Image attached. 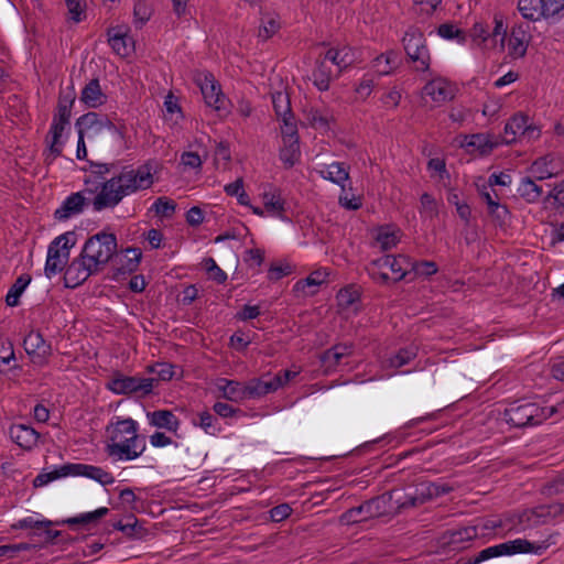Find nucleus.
<instances>
[{
  "label": "nucleus",
  "mask_w": 564,
  "mask_h": 564,
  "mask_svg": "<svg viewBox=\"0 0 564 564\" xmlns=\"http://www.w3.org/2000/svg\"><path fill=\"white\" fill-rule=\"evenodd\" d=\"M67 476H69V474H66L65 465H63L59 468L54 469L53 471L37 475L33 480V485L34 487H41L47 485L53 480Z\"/></svg>",
  "instance_id": "55"
},
{
  "label": "nucleus",
  "mask_w": 564,
  "mask_h": 564,
  "mask_svg": "<svg viewBox=\"0 0 564 564\" xmlns=\"http://www.w3.org/2000/svg\"><path fill=\"white\" fill-rule=\"evenodd\" d=\"M14 350L12 344L8 339L0 338V367L9 365L11 360H14ZM0 368V372H2Z\"/></svg>",
  "instance_id": "62"
},
{
  "label": "nucleus",
  "mask_w": 564,
  "mask_h": 564,
  "mask_svg": "<svg viewBox=\"0 0 564 564\" xmlns=\"http://www.w3.org/2000/svg\"><path fill=\"white\" fill-rule=\"evenodd\" d=\"M247 400L260 399L269 393L276 391V386L273 384L269 375L260 378H253L246 382Z\"/></svg>",
  "instance_id": "28"
},
{
  "label": "nucleus",
  "mask_w": 564,
  "mask_h": 564,
  "mask_svg": "<svg viewBox=\"0 0 564 564\" xmlns=\"http://www.w3.org/2000/svg\"><path fill=\"white\" fill-rule=\"evenodd\" d=\"M217 387L221 391L223 398L229 401L239 403L247 400L246 382L220 379Z\"/></svg>",
  "instance_id": "30"
},
{
  "label": "nucleus",
  "mask_w": 564,
  "mask_h": 564,
  "mask_svg": "<svg viewBox=\"0 0 564 564\" xmlns=\"http://www.w3.org/2000/svg\"><path fill=\"white\" fill-rule=\"evenodd\" d=\"M53 525L51 520H37L33 517H26L20 519L18 522L13 523L11 528L13 530H25V529H36L42 530V528H48Z\"/></svg>",
  "instance_id": "54"
},
{
  "label": "nucleus",
  "mask_w": 564,
  "mask_h": 564,
  "mask_svg": "<svg viewBox=\"0 0 564 564\" xmlns=\"http://www.w3.org/2000/svg\"><path fill=\"white\" fill-rule=\"evenodd\" d=\"M562 514H564V503L542 505L524 511L520 517V522H527L530 527H538L550 523Z\"/></svg>",
  "instance_id": "15"
},
{
  "label": "nucleus",
  "mask_w": 564,
  "mask_h": 564,
  "mask_svg": "<svg viewBox=\"0 0 564 564\" xmlns=\"http://www.w3.org/2000/svg\"><path fill=\"white\" fill-rule=\"evenodd\" d=\"M453 490L447 484H435L423 481L406 490H393L390 499L395 505L399 512L421 507L422 505L433 500L434 498L449 494Z\"/></svg>",
  "instance_id": "4"
},
{
  "label": "nucleus",
  "mask_w": 564,
  "mask_h": 564,
  "mask_svg": "<svg viewBox=\"0 0 564 564\" xmlns=\"http://www.w3.org/2000/svg\"><path fill=\"white\" fill-rule=\"evenodd\" d=\"M110 123L111 121L106 115H99L97 112L90 111L80 116L76 120L75 127L77 130H82L84 133L86 131H91L94 134H99L107 132Z\"/></svg>",
  "instance_id": "22"
},
{
  "label": "nucleus",
  "mask_w": 564,
  "mask_h": 564,
  "mask_svg": "<svg viewBox=\"0 0 564 564\" xmlns=\"http://www.w3.org/2000/svg\"><path fill=\"white\" fill-rule=\"evenodd\" d=\"M313 84L321 91H326L329 88L333 78V68L330 63L325 58L316 61L315 68L312 73Z\"/></svg>",
  "instance_id": "29"
},
{
  "label": "nucleus",
  "mask_w": 564,
  "mask_h": 564,
  "mask_svg": "<svg viewBox=\"0 0 564 564\" xmlns=\"http://www.w3.org/2000/svg\"><path fill=\"white\" fill-rule=\"evenodd\" d=\"M105 451L115 460H133L145 451V441L138 434V423L131 417L115 416L106 426Z\"/></svg>",
  "instance_id": "2"
},
{
  "label": "nucleus",
  "mask_w": 564,
  "mask_h": 564,
  "mask_svg": "<svg viewBox=\"0 0 564 564\" xmlns=\"http://www.w3.org/2000/svg\"><path fill=\"white\" fill-rule=\"evenodd\" d=\"M375 239L381 251H388L399 243L400 237L398 230L384 226L377 230Z\"/></svg>",
  "instance_id": "40"
},
{
  "label": "nucleus",
  "mask_w": 564,
  "mask_h": 564,
  "mask_svg": "<svg viewBox=\"0 0 564 564\" xmlns=\"http://www.w3.org/2000/svg\"><path fill=\"white\" fill-rule=\"evenodd\" d=\"M283 147L280 149V160L286 169H291L301 156L299 140H282Z\"/></svg>",
  "instance_id": "41"
},
{
  "label": "nucleus",
  "mask_w": 564,
  "mask_h": 564,
  "mask_svg": "<svg viewBox=\"0 0 564 564\" xmlns=\"http://www.w3.org/2000/svg\"><path fill=\"white\" fill-rule=\"evenodd\" d=\"M280 120L283 122L281 127L282 140H299L297 127L294 120V116H290Z\"/></svg>",
  "instance_id": "60"
},
{
  "label": "nucleus",
  "mask_w": 564,
  "mask_h": 564,
  "mask_svg": "<svg viewBox=\"0 0 564 564\" xmlns=\"http://www.w3.org/2000/svg\"><path fill=\"white\" fill-rule=\"evenodd\" d=\"M151 15H152V10L145 1L138 0L134 3L133 17H134L135 23H139L140 26L145 24L150 20Z\"/></svg>",
  "instance_id": "57"
},
{
  "label": "nucleus",
  "mask_w": 564,
  "mask_h": 564,
  "mask_svg": "<svg viewBox=\"0 0 564 564\" xmlns=\"http://www.w3.org/2000/svg\"><path fill=\"white\" fill-rule=\"evenodd\" d=\"M478 532L476 527H465L449 532L447 540L448 544L457 545L477 538Z\"/></svg>",
  "instance_id": "49"
},
{
  "label": "nucleus",
  "mask_w": 564,
  "mask_h": 564,
  "mask_svg": "<svg viewBox=\"0 0 564 564\" xmlns=\"http://www.w3.org/2000/svg\"><path fill=\"white\" fill-rule=\"evenodd\" d=\"M31 275L26 273L21 274L20 276L17 278V280L11 285L6 296V303L8 306L14 307L19 305L20 296L23 294L24 290L31 283Z\"/></svg>",
  "instance_id": "38"
},
{
  "label": "nucleus",
  "mask_w": 564,
  "mask_h": 564,
  "mask_svg": "<svg viewBox=\"0 0 564 564\" xmlns=\"http://www.w3.org/2000/svg\"><path fill=\"white\" fill-rule=\"evenodd\" d=\"M558 532H552L540 542H530L525 539H516L481 550L476 555L468 557L463 564H479L494 557L513 555L518 553H533L542 555L551 545L556 543Z\"/></svg>",
  "instance_id": "3"
},
{
  "label": "nucleus",
  "mask_w": 564,
  "mask_h": 564,
  "mask_svg": "<svg viewBox=\"0 0 564 564\" xmlns=\"http://www.w3.org/2000/svg\"><path fill=\"white\" fill-rule=\"evenodd\" d=\"M410 263L409 273L414 272V274L419 276H431L438 271V267L434 261H416L410 257Z\"/></svg>",
  "instance_id": "48"
},
{
  "label": "nucleus",
  "mask_w": 564,
  "mask_h": 564,
  "mask_svg": "<svg viewBox=\"0 0 564 564\" xmlns=\"http://www.w3.org/2000/svg\"><path fill=\"white\" fill-rule=\"evenodd\" d=\"M352 343H339L325 350L321 356V362L326 371L335 369L341 364V360L352 355Z\"/></svg>",
  "instance_id": "23"
},
{
  "label": "nucleus",
  "mask_w": 564,
  "mask_h": 564,
  "mask_svg": "<svg viewBox=\"0 0 564 564\" xmlns=\"http://www.w3.org/2000/svg\"><path fill=\"white\" fill-rule=\"evenodd\" d=\"M66 474L69 476H83L98 481L102 486L112 485L115 477L111 473L102 469L101 467L87 465V464H65Z\"/></svg>",
  "instance_id": "17"
},
{
  "label": "nucleus",
  "mask_w": 564,
  "mask_h": 564,
  "mask_svg": "<svg viewBox=\"0 0 564 564\" xmlns=\"http://www.w3.org/2000/svg\"><path fill=\"white\" fill-rule=\"evenodd\" d=\"M108 43L113 50V52L121 56H129L133 48V41L130 36H128L127 30L122 26H113L108 29Z\"/></svg>",
  "instance_id": "21"
},
{
  "label": "nucleus",
  "mask_w": 564,
  "mask_h": 564,
  "mask_svg": "<svg viewBox=\"0 0 564 564\" xmlns=\"http://www.w3.org/2000/svg\"><path fill=\"white\" fill-rule=\"evenodd\" d=\"M142 252L140 248L129 247L123 251L121 257H118L120 265L118 267L119 273L134 272L141 261Z\"/></svg>",
  "instance_id": "36"
},
{
  "label": "nucleus",
  "mask_w": 564,
  "mask_h": 564,
  "mask_svg": "<svg viewBox=\"0 0 564 564\" xmlns=\"http://www.w3.org/2000/svg\"><path fill=\"white\" fill-rule=\"evenodd\" d=\"M325 281L323 274L318 271L311 273L306 279L300 280L295 283L296 291L306 292L310 295L316 293L317 288Z\"/></svg>",
  "instance_id": "46"
},
{
  "label": "nucleus",
  "mask_w": 564,
  "mask_h": 564,
  "mask_svg": "<svg viewBox=\"0 0 564 564\" xmlns=\"http://www.w3.org/2000/svg\"><path fill=\"white\" fill-rule=\"evenodd\" d=\"M529 122V117L522 113H517L509 119L505 126L503 134L501 135V143L511 144L518 139H521L525 132V127Z\"/></svg>",
  "instance_id": "27"
},
{
  "label": "nucleus",
  "mask_w": 564,
  "mask_h": 564,
  "mask_svg": "<svg viewBox=\"0 0 564 564\" xmlns=\"http://www.w3.org/2000/svg\"><path fill=\"white\" fill-rule=\"evenodd\" d=\"M527 43L523 37H520L512 31L511 36L509 39V54L513 58L523 57L527 53Z\"/></svg>",
  "instance_id": "56"
},
{
  "label": "nucleus",
  "mask_w": 564,
  "mask_h": 564,
  "mask_svg": "<svg viewBox=\"0 0 564 564\" xmlns=\"http://www.w3.org/2000/svg\"><path fill=\"white\" fill-rule=\"evenodd\" d=\"M152 208L156 215H159L161 217L170 218L175 213L176 204L173 199L167 198L165 196H161V197L156 198Z\"/></svg>",
  "instance_id": "52"
},
{
  "label": "nucleus",
  "mask_w": 564,
  "mask_h": 564,
  "mask_svg": "<svg viewBox=\"0 0 564 564\" xmlns=\"http://www.w3.org/2000/svg\"><path fill=\"white\" fill-rule=\"evenodd\" d=\"M272 105L276 118L283 119L293 116L289 95L286 93L276 91L272 94Z\"/></svg>",
  "instance_id": "45"
},
{
  "label": "nucleus",
  "mask_w": 564,
  "mask_h": 564,
  "mask_svg": "<svg viewBox=\"0 0 564 564\" xmlns=\"http://www.w3.org/2000/svg\"><path fill=\"white\" fill-rule=\"evenodd\" d=\"M300 371L296 370H281L276 375L272 376V382L276 386V390L285 387L291 380L299 376Z\"/></svg>",
  "instance_id": "63"
},
{
  "label": "nucleus",
  "mask_w": 564,
  "mask_h": 564,
  "mask_svg": "<svg viewBox=\"0 0 564 564\" xmlns=\"http://www.w3.org/2000/svg\"><path fill=\"white\" fill-rule=\"evenodd\" d=\"M258 36L263 41L271 39L281 29V19L276 12H261Z\"/></svg>",
  "instance_id": "33"
},
{
  "label": "nucleus",
  "mask_w": 564,
  "mask_h": 564,
  "mask_svg": "<svg viewBox=\"0 0 564 564\" xmlns=\"http://www.w3.org/2000/svg\"><path fill=\"white\" fill-rule=\"evenodd\" d=\"M8 434L13 443L28 452L37 446L41 437V434L28 424H11Z\"/></svg>",
  "instance_id": "18"
},
{
  "label": "nucleus",
  "mask_w": 564,
  "mask_h": 564,
  "mask_svg": "<svg viewBox=\"0 0 564 564\" xmlns=\"http://www.w3.org/2000/svg\"><path fill=\"white\" fill-rule=\"evenodd\" d=\"M501 143V140L495 138L489 134L477 133L471 134L470 137H466V142L464 145L468 148L477 149L481 154L489 153L494 148L498 147Z\"/></svg>",
  "instance_id": "34"
},
{
  "label": "nucleus",
  "mask_w": 564,
  "mask_h": 564,
  "mask_svg": "<svg viewBox=\"0 0 564 564\" xmlns=\"http://www.w3.org/2000/svg\"><path fill=\"white\" fill-rule=\"evenodd\" d=\"M79 99L89 108H98L106 104L107 95L102 91L98 78H93L85 85Z\"/></svg>",
  "instance_id": "26"
},
{
  "label": "nucleus",
  "mask_w": 564,
  "mask_h": 564,
  "mask_svg": "<svg viewBox=\"0 0 564 564\" xmlns=\"http://www.w3.org/2000/svg\"><path fill=\"white\" fill-rule=\"evenodd\" d=\"M107 132L110 134L116 148L119 151H123L126 147L124 141V134H126V127L124 124H115L113 122L110 123V127H108Z\"/></svg>",
  "instance_id": "58"
},
{
  "label": "nucleus",
  "mask_w": 564,
  "mask_h": 564,
  "mask_svg": "<svg viewBox=\"0 0 564 564\" xmlns=\"http://www.w3.org/2000/svg\"><path fill=\"white\" fill-rule=\"evenodd\" d=\"M544 18L553 17L564 10V0H541Z\"/></svg>",
  "instance_id": "64"
},
{
  "label": "nucleus",
  "mask_w": 564,
  "mask_h": 564,
  "mask_svg": "<svg viewBox=\"0 0 564 564\" xmlns=\"http://www.w3.org/2000/svg\"><path fill=\"white\" fill-rule=\"evenodd\" d=\"M557 412L554 405L540 402L518 401L505 410L506 421L516 427L535 426Z\"/></svg>",
  "instance_id": "6"
},
{
  "label": "nucleus",
  "mask_w": 564,
  "mask_h": 564,
  "mask_svg": "<svg viewBox=\"0 0 564 564\" xmlns=\"http://www.w3.org/2000/svg\"><path fill=\"white\" fill-rule=\"evenodd\" d=\"M518 10L524 19L530 21H539L544 18L541 0H519Z\"/></svg>",
  "instance_id": "42"
},
{
  "label": "nucleus",
  "mask_w": 564,
  "mask_h": 564,
  "mask_svg": "<svg viewBox=\"0 0 564 564\" xmlns=\"http://www.w3.org/2000/svg\"><path fill=\"white\" fill-rule=\"evenodd\" d=\"M192 422L195 426H199L209 435H217L221 431V425L217 417L207 410L197 413Z\"/></svg>",
  "instance_id": "39"
},
{
  "label": "nucleus",
  "mask_w": 564,
  "mask_h": 564,
  "mask_svg": "<svg viewBox=\"0 0 564 564\" xmlns=\"http://www.w3.org/2000/svg\"><path fill=\"white\" fill-rule=\"evenodd\" d=\"M108 512H109L108 508L101 507L91 512H85V513H80L76 517L67 518V519L63 520L61 523L67 524L69 527H74V525L89 527L91 524L97 523L101 518L107 516Z\"/></svg>",
  "instance_id": "35"
},
{
  "label": "nucleus",
  "mask_w": 564,
  "mask_h": 564,
  "mask_svg": "<svg viewBox=\"0 0 564 564\" xmlns=\"http://www.w3.org/2000/svg\"><path fill=\"white\" fill-rule=\"evenodd\" d=\"M423 94L435 102H445L454 98V88L445 78L437 77L425 84Z\"/></svg>",
  "instance_id": "24"
},
{
  "label": "nucleus",
  "mask_w": 564,
  "mask_h": 564,
  "mask_svg": "<svg viewBox=\"0 0 564 564\" xmlns=\"http://www.w3.org/2000/svg\"><path fill=\"white\" fill-rule=\"evenodd\" d=\"M204 265L206 271L209 274V278L214 280L215 282L223 284L227 280V274L225 271H223L216 263V261L213 258H206L204 260Z\"/></svg>",
  "instance_id": "59"
},
{
  "label": "nucleus",
  "mask_w": 564,
  "mask_h": 564,
  "mask_svg": "<svg viewBox=\"0 0 564 564\" xmlns=\"http://www.w3.org/2000/svg\"><path fill=\"white\" fill-rule=\"evenodd\" d=\"M403 48L416 72L430 73L431 55L424 33L415 28H409L402 37Z\"/></svg>",
  "instance_id": "9"
},
{
  "label": "nucleus",
  "mask_w": 564,
  "mask_h": 564,
  "mask_svg": "<svg viewBox=\"0 0 564 564\" xmlns=\"http://www.w3.org/2000/svg\"><path fill=\"white\" fill-rule=\"evenodd\" d=\"M495 26L491 32V48L499 47L500 51L505 47V40L507 35V30L503 25V21L500 17L495 15L494 18Z\"/></svg>",
  "instance_id": "51"
},
{
  "label": "nucleus",
  "mask_w": 564,
  "mask_h": 564,
  "mask_svg": "<svg viewBox=\"0 0 564 564\" xmlns=\"http://www.w3.org/2000/svg\"><path fill=\"white\" fill-rule=\"evenodd\" d=\"M82 254L73 259L64 270V284L66 288L74 289L83 284L90 275L99 273L94 265Z\"/></svg>",
  "instance_id": "14"
},
{
  "label": "nucleus",
  "mask_w": 564,
  "mask_h": 564,
  "mask_svg": "<svg viewBox=\"0 0 564 564\" xmlns=\"http://www.w3.org/2000/svg\"><path fill=\"white\" fill-rule=\"evenodd\" d=\"M117 237L112 232L100 231L89 237L80 253L101 272L110 260L117 254Z\"/></svg>",
  "instance_id": "7"
},
{
  "label": "nucleus",
  "mask_w": 564,
  "mask_h": 564,
  "mask_svg": "<svg viewBox=\"0 0 564 564\" xmlns=\"http://www.w3.org/2000/svg\"><path fill=\"white\" fill-rule=\"evenodd\" d=\"M69 19L75 23L86 18V0H65Z\"/></svg>",
  "instance_id": "53"
},
{
  "label": "nucleus",
  "mask_w": 564,
  "mask_h": 564,
  "mask_svg": "<svg viewBox=\"0 0 564 564\" xmlns=\"http://www.w3.org/2000/svg\"><path fill=\"white\" fill-rule=\"evenodd\" d=\"M154 183L153 164L148 161L138 167L121 166L120 171L101 183L91 204L95 212L115 208L127 196L150 188Z\"/></svg>",
  "instance_id": "1"
},
{
  "label": "nucleus",
  "mask_w": 564,
  "mask_h": 564,
  "mask_svg": "<svg viewBox=\"0 0 564 564\" xmlns=\"http://www.w3.org/2000/svg\"><path fill=\"white\" fill-rule=\"evenodd\" d=\"M263 207L269 216L284 219L285 200L282 197L281 189L273 185H265L261 193Z\"/></svg>",
  "instance_id": "19"
},
{
  "label": "nucleus",
  "mask_w": 564,
  "mask_h": 564,
  "mask_svg": "<svg viewBox=\"0 0 564 564\" xmlns=\"http://www.w3.org/2000/svg\"><path fill=\"white\" fill-rule=\"evenodd\" d=\"M154 378L128 377L117 373L107 383V388L116 394L148 395L154 388Z\"/></svg>",
  "instance_id": "11"
},
{
  "label": "nucleus",
  "mask_w": 564,
  "mask_h": 564,
  "mask_svg": "<svg viewBox=\"0 0 564 564\" xmlns=\"http://www.w3.org/2000/svg\"><path fill=\"white\" fill-rule=\"evenodd\" d=\"M416 356V347L411 346L406 348H401L398 352H395L388 359V364L392 368H401L408 365L410 361H412Z\"/></svg>",
  "instance_id": "47"
},
{
  "label": "nucleus",
  "mask_w": 564,
  "mask_h": 564,
  "mask_svg": "<svg viewBox=\"0 0 564 564\" xmlns=\"http://www.w3.org/2000/svg\"><path fill=\"white\" fill-rule=\"evenodd\" d=\"M324 56L330 63V65L337 67L338 73L350 66L354 62L352 54L346 47L339 50L332 47L325 53Z\"/></svg>",
  "instance_id": "37"
},
{
  "label": "nucleus",
  "mask_w": 564,
  "mask_h": 564,
  "mask_svg": "<svg viewBox=\"0 0 564 564\" xmlns=\"http://www.w3.org/2000/svg\"><path fill=\"white\" fill-rule=\"evenodd\" d=\"M196 82L208 107L217 111L226 109L227 98L212 73L205 72L199 74Z\"/></svg>",
  "instance_id": "13"
},
{
  "label": "nucleus",
  "mask_w": 564,
  "mask_h": 564,
  "mask_svg": "<svg viewBox=\"0 0 564 564\" xmlns=\"http://www.w3.org/2000/svg\"><path fill=\"white\" fill-rule=\"evenodd\" d=\"M518 193L525 202L536 203L543 191L532 178L523 177L519 184Z\"/></svg>",
  "instance_id": "44"
},
{
  "label": "nucleus",
  "mask_w": 564,
  "mask_h": 564,
  "mask_svg": "<svg viewBox=\"0 0 564 564\" xmlns=\"http://www.w3.org/2000/svg\"><path fill=\"white\" fill-rule=\"evenodd\" d=\"M70 131V126L52 120L50 130L45 135V150L43 151L44 163L51 165L63 153L65 133Z\"/></svg>",
  "instance_id": "12"
},
{
  "label": "nucleus",
  "mask_w": 564,
  "mask_h": 564,
  "mask_svg": "<svg viewBox=\"0 0 564 564\" xmlns=\"http://www.w3.org/2000/svg\"><path fill=\"white\" fill-rule=\"evenodd\" d=\"M410 257L404 254H386L371 260L366 265L369 276L378 284L400 282L409 274Z\"/></svg>",
  "instance_id": "5"
},
{
  "label": "nucleus",
  "mask_w": 564,
  "mask_h": 564,
  "mask_svg": "<svg viewBox=\"0 0 564 564\" xmlns=\"http://www.w3.org/2000/svg\"><path fill=\"white\" fill-rule=\"evenodd\" d=\"M147 417L151 426L163 429L171 433H176L181 425L178 417L170 410L148 412Z\"/></svg>",
  "instance_id": "25"
},
{
  "label": "nucleus",
  "mask_w": 564,
  "mask_h": 564,
  "mask_svg": "<svg viewBox=\"0 0 564 564\" xmlns=\"http://www.w3.org/2000/svg\"><path fill=\"white\" fill-rule=\"evenodd\" d=\"M401 63L400 54L397 51H388L386 53L380 54L372 61V67L379 75H389Z\"/></svg>",
  "instance_id": "31"
},
{
  "label": "nucleus",
  "mask_w": 564,
  "mask_h": 564,
  "mask_svg": "<svg viewBox=\"0 0 564 564\" xmlns=\"http://www.w3.org/2000/svg\"><path fill=\"white\" fill-rule=\"evenodd\" d=\"M470 35L474 41L484 44L486 48H491V32L489 25L482 22H476L470 30Z\"/></svg>",
  "instance_id": "50"
},
{
  "label": "nucleus",
  "mask_w": 564,
  "mask_h": 564,
  "mask_svg": "<svg viewBox=\"0 0 564 564\" xmlns=\"http://www.w3.org/2000/svg\"><path fill=\"white\" fill-rule=\"evenodd\" d=\"M387 512V499L384 496L375 497L345 511L339 517V522L344 525H350L378 518Z\"/></svg>",
  "instance_id": "10"
},
{
  "label": "nucleus",
  "mask_w": 564,
  "mask_h": 564,
  "mask_svg": "<svg viewBox=\"0 0 564 564\" xmlns=\"http://www.w3.org/2000/svg\"><path fill=\"white\" fill-rule=\"evenodd\" d=\"M318 173L323 178L341 186L343 189L345 188V182L349 178L348 169L340 162L325 164Z\"/></svg>",
  "instance_id": "32"
},
{
  "label": "nucleus",
  "mask_w": 564,
  "mask_h": 564,
  "mask_svg": "<svg viewBox=\"0 0 564 564\" xmlns=\"http://www.w3.org/2000/svg\"><path fill=\"white\" fill-rule=\"evenodd\" d=\"M438 34L447 40L457 39L460 43L465 41L464 32L449 23L441 24L438 26Z\"/></svg>",
  "instance_id": "61"
},
{
  "label": "nucleus",
  "mask_w": 564,
  "mask_h": 564,
  "mask_svg": "<svg viewBox=\"0 0 564 564\" xmlns=\"http://www.w3.org/2000/svg\"><path fill=\"white\" fill-rule=\"evenodd\" d=\"M23 347L32 362L36 365H44L52 351L51 345L45 341L43 335L37 330H31L25 336Z\"/></svg>",
  "instance_id": "16"
},
{
  "label": "nucleus",
  "mask_w": 564,
  "mask_h": 564,
  "mask_svg": "<svg viewBox=\"0 0 564 564\" xmlns=\"http://www.w3.org/2000/svg\"><path fill=\"white\" fill-rule=\"evenodd\" d=\"M86 205V198L80 192L72 193L62 205L54 212V218L65 221L76 215H79Z\"/></svg>",
  "instance_id": "20"
},
{
  "label": "nucleus",
  "mask_w": 564,
  "mask_h": 564,
  "mask_svg": "<svg viewBox=\"0 0 564 564\" xmlns=\"http://www.w3.org/2000/svg\"><path fill=\"white\" fill-rule=\"evenodd\" d=\"M75 245V232L67 231L56 237L47 248V257L44 267L46 278L51 279L63 272L69 260L70 249Z\"/></svg>",
  "instance_id": "8"
},
{
  "label": "nucleus",
  "mask_w": 564,
  "mask_h": 564,
  "mask_svg": "<svg viewBox=\"0 0 564 564\" xmlns=\"http://www.w3.org/2000/svg\"><path fill=\"white\" fill-rule=\"evenodd\" d=\"M552 162L553 159L550 155L539 158L532 163L530 171L533 174V176L539 181L553 177L556 175L557 172L554 171L553 166H551Z\"/></svg>",
  "instance_id": "43"
}]
</instances>
